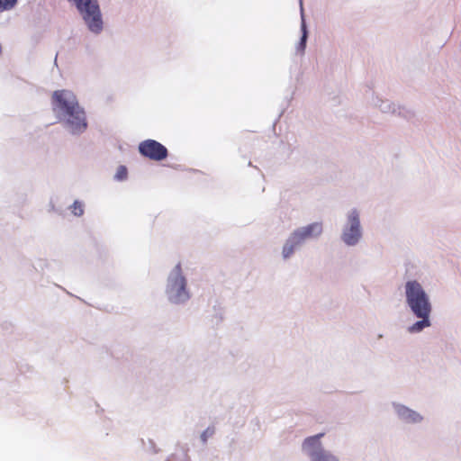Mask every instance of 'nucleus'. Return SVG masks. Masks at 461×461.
<instances>
[{
  "label": "nucleus",
  "mask_w": 461,
  "mask_h": 461,
  "mask_svg": "<svg viewBox=\"0 0 461 461\" xmlns=\"http://www.w3.org/2000/svg\"><path fill=\"white\" fill-rule=\"evenodd\" d=\"M167 294L169 300L175 303H184L189 298V294L186 291V281L182 275L180 263L175 267L172 275L168 278Z\"/></svg>",
  "instance_id": "obj_4"
},
{
  "label": "nucleus",
  "mask_w": 461,
  "mask_h": 461,
  "mask_svg": "<svg viewBox=\"0 0 461 461\" xmlns=\"http://www.w3.org/2000/svg\"><path fill=\"white\" fill-rule=\"evenodd\" d=\"M298 244L299 243H295L291 238L283 249L284 258H288L294 252V246Z\"/></svg>",
  "instance_id": "obj_11"
},
{
  "label": "nucleus",
  "mask_w": 461,
  "mask_h": 461,
  "mask_svg": "<svg viewBox=\"0 0 461 461\" xmlns=\"http://www.w3.org/2000/svg\"><path fill=\"white\" fill-rule=\"evenodd\" d=\"M429 315L430 314H427L426 316H416L417 318L420 319V321L413 323L412 326L410 327L409 330L411 332H419L421 331L424 328L429 327Z\"/></svg>",
  "instance_id": "obj_9"
},
{
  "label": "nucleus",
  "mask_w": 461,
  "mask_h": 461,
  "mask_svg": "<svg viewBox=\"0 0 461 461\" xmlns=\"http://www.w3.org/2000/svg\"><path fill=\"white\" fill-rule=\"evenodd\" d=\"M214 433V429H210L208 428L203 434H202V439L203 441H206L207 440V437L209 436H212V434Z\"/></svg>",
  "instance_id": "obj_16"
},
{
  "label": "nucleus",
  "mask_w": 461,
  "mask_h": 461,
  "mask_svg": "<svg viewBox=\"0 0 461 461\" xmlns=\"http://www.w3.org/2000/svg\"><path fill=\"white\" fill-rule=\"evenodd\" d=\"M17 3V0H0V13L12 9Z\"/></svg>",
  "instance_id": "obj_12"
},
{
  "label": "nucleus",
  "mask_w": 461,
  "mask_h": 461,
  "mask_svg": "<svg viewBox=\"0 0 461 461\" xmlns=\"http://www.w3.org/2000/svg\"><path fill=\"white\" fill-rule=\"evenodd\" d=\"M72 213L75 216H81L84 213V206L82 203L78 201H75L73 205L71 206Z\"/></svg>",
  "instance_id": "obj_13"
},
{
  "label": "nucleus",
  "mask_w": 461,
  "mask_h": 461,
  "mask_svg": "<svg viewBox=\"0 0 461 461\" xmlns=\"http://www.w3.org/2000/svg\"><path fill=\"white\" fill-rule=\"evenodd\" d=\"M51 101L53 111L61 113L66 119V124L72 133H80L86 130V113L71 91H54Z\"/></svg>",
  "instance_id": "obj_1"
},
{
  "label": "nucleus",
  "mask_w": 461,
  "mask_h": 461,
  "mask_svg": "<svg viewBox=\"0 0 461 461\" xmlns=\"http://www.w3.org/2000/svg\"><path fill=\"white\" fill-rule=\"evenodd\" d=\"M322 231V225L319 222L312 223L306 227L295 230L292 235V240L295 243H301L304 240L319 236Z\"/></svg>",
  "instance_id": "obj_8"
},
{
  "label": "nucleus",
  "mask_w": 461,
  "mask_h": 461,
  "mask_svg": "<svg viewBox=\"0 0 461 461\" xmlns=\"http://www.w3.org/2000/svg\"><path fill=\"white\" fill-rule=\"evenodd\" d=\"M323 436L324 433H320L305 438L303 444V447L309 449L317 447L319 448L317 451H313L310 454L312 461H338L334 456L324 451L321 447L320 438Z\"/></svg>",
  "instance_id": "obj_6"
},
{
  "label": "nucleus",
  "mask_w": 461,
  "mask_h": 461,
  "mask_svg": "<svg viewBox=\"0 0 461 461\" xmlns=\"http://www.w3.org/2000/svg\"><path fill=\"white\" fill-rule=\"evenodd\" d=\"M127 168L126 167L124 166H120L117 169V172H116V175H115V178L117 180H123L126 178L127 176Z\"/></svg>",
  "instance_id": "obj_14"
},
{
  "label": "nucleus",
  "mask_w": 461,
  "mask_h": 461,
  "mask_svg": "<svg viewBox=\"0 0 461 461\" xmlns=\"http://www.w3.org/2000/svg\"><path fill=\"white\" fill-rule=\"evenodd\" d=\"M404 415L405 419L411 422H419L422 420V417L419 413L409 409L405 410Z\"/></svg>",
  "instance_id": "obj_10"
},
{
  "label": "nucleus",
  "mask_w": 461,
  "mask_h": 461,
  "mask_svg": "<svg viewBox=\"0 0 461 461\" xmlns=\"http://www.w3.org/2000/svg\"><path fill=\"white\" fill-rule=\"evenodd\" d=\"M406 302L415 316L430 314L432 306L429 295L417 281H408L405 285Z\"/></svg>",
  "instance_id": "obj_2"
},
{
  "label": "nucleus",
  "mask_w": 461,
  "mask_h": 461,
  "mask_svg": "<svg viewBox=\"0 0 461 461\" xmlns=\"http://www.w3.org/2000/svg\"><path fill=\"white\" fill-rule=\"evenodd\" d=\"M88 29L98 33L103 29V21L97 0H73Z\"/></svg>",
  "instance_id": "obj_3"
},
{
  "label": "nucleus",
  "mask_w": 461,
  "mask_h": 461,
  "mask_svg": "<svg viewBox=\"0 0 461 461\" xmlns=\"http://www.w3.org/2000/svg\"><path fill=\"white\" fill-rule=\"evenodd\" d=\"M349 228H347L342 235V240L348 245H355L361 237L359 216L356 210L348 215Z\"/></svg>",
  "instance_id": "obj_7"
},
{
  "label": "nucleus",
  "mask_w": 461,
  "mask_h": 461,
  "mask_svg": "<svg viewBox=\"0 0 461 461\" xmlns=\"http://www.w3.org/2000/svg\"><path fill=\"white\" fill-rule=\"evenodd\" d=\"M302 30H303V36H302V39L300 41V48L302 49V50H303L305 48L306 39H307V31H306V26H305L304 23H303Z\"/></svg>",
  "instance_id": "obj_15"
},
{
  "label": "nucleus",
  "mask_w": 461,
  "mask_h": 461,
  "mask_svg": "<svg viewBox=\"0 0 461 461\" xmlns=\"http://www.w3.org/2000/svg\"><path fill=\"white\" fill-rule=\"evenodd\" d=\"M167 461H169V460H167Z\"/></svg>",
  "instance_id": "obj_17"
},
{
  "label": "nucleus",
  "mask_w": 461,
  "mask_h": 461,
  "mask_svg": "<svg viewBox=\"0 0 461 461\" xmlns=\"http://www.w3.org/2000/svg\"><path fill=\"white\" fill-rule=\"evenodd\" d=\"M140 153L151 160L160 161L165 159L167 155V148L154 140H146L139 145Z\"/></svg>",
  "instance_id": "obj_5"
}]
</instances>
